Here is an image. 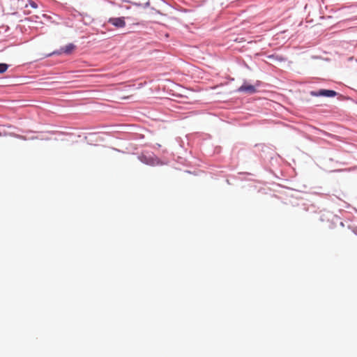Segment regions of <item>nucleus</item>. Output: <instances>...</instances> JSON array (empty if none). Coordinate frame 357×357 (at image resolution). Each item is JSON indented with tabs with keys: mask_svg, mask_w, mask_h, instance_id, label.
<instances>
[{
	"mask_svg": "<svg viewBox=\"0 0 357 357\" xmlns=\"http://www.w3.org/2000/svg\"><path fill=\"white\" fill-rule=\"evenodd\" d=\"M75 46L70 43L65 46L62 50L64 53L70 54L75 49Z\"/></svg>",
	"mask_w": 357,
	"mask_h": 357,
	"instance_id": "nucleus-4",
	"label": "nucleus"
},
{
	"mask_svg": "<svg viewBox=\"0 0 357 357\" xmlns=\"http://www.w3.org/2000/svg\"><path fill=\"white\" fill-rule=\"evenodd\" d=\"M337 93L333 90L321 89L318 91H311L310 95L312 96H325V97H334Z\"/></svg>",
	"mask_w": 357,
	"mask_h": 357,
	"instance_id": "nucleus-1",
	"label": "nucleus"
},
{
	"mask_svg": "<svg viewBox=\"0 0 357 357\" xmlns=\"http://www.w3.org/2000/svg\"><path fill=\"white\" fill-rule=\"evenodd\" d=\"M238 91L252 94L256 92V89L253 85L245 84L240 86Z\"/></svg>",
	"mask_w": 357,
	"mask_h": 357,
	"instance_id": "nucleus-3",
	"label": "nucleus"
},
{
	"mask_svg": "<svg viewBox=\"0 0 357 357\" xmlns=\"http://www.w3.org/2000/svg\"><path fill=\"white\" fill-rule=\"evenodd\" d=\"M8 65L6 63H0V74L3 73L7 70Z\"/></svg>",
	"mask_w": 357,
	"mask_h": 357,
	"instance_id": "nucleus-5",
	"label": "nucleus"
},
{
	"mask_svg": "<svg viewBox=\"0 0 357 357\" xmlns=\"http://www.w3.org/2000/svg\"><path fill=\"white\" fill-rule=\"evenodd\" d=\"M108 22L116 27H124L126 26L124 17H112Z\"/></svg>",
	"mask_w": 357,
	"mask_h": 357,
	"instance_id": "nucleus-2",
	"label": "nucleus"
},
{
	"mask_svg": "<svg viewBox=\"0 0 357 357\" xmlns=\"http://www.w3.org/2000/svg\"><path fill=\"white\" fill-rule=\"evenodd\" d=\"M30 6L33 8H38V5L36 3H35L34 1H31L30 2Z\"/></svg>",
	"mask_w": 357,
	"mask_h": 357,
	"instance_id": "nucleus-6",
	"label": "nucleus"
}]
</instances>
